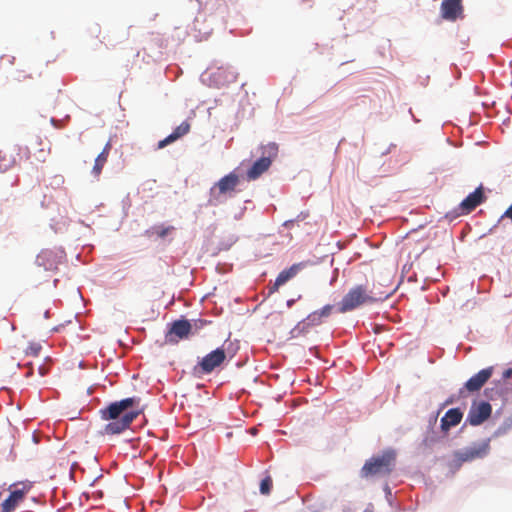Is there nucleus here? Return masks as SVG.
<instances>
[{"mask_svg": "<svg viewBox=\"0 0 512 512\" xmlns=\"http://www.w3.org/2000/svg\"><path fill=\"white\" fill-rule=\"evenodd\" d=\"M33 79V74L29 72L27 69H18L15 72L14 80L17 82H24L27 80Z\"/></svg>", "mask_w": 512, "mask_h": 512, "instance_id": "nucleus-19", "label": "nucleus"}, {"mask_svg": "<svg viewBox=\"0 0 512 512\" xmlns=\"http://www.w3.org/2000/svg\"><path fill=\"white\" fill-rule=\"evenodd\" d=\"M463 417L459 408L449 409L441 419V429L448 431L451 427L458 425Z\"/></svg>", "mask_w": 512, "mask_h": 512, "instance_id": "nucleus-16", "label": "nucleus"}, {"mask_svg": "<svg viewBox=\"0 0 512 512\" xmlns=\"http://www.w3.org/2000/svg\"><path fill=\"white\" fill-rule=\"evenodd\" d=\"M374 298L369 295L366 287L358 285L348 291L339 303V312L352 311L362 304L373 302Z\"/></svg>", "mask_w": 512, "mask_h": 512, "instance_id": "nucleus-5", "label": "nucleus"}, {"mask_svg": "<svg viewBox=\"0 0 512 512\" xmlns=\"http://www.w3.org/2000/svg\"><path fill=\"white\" fill-rule=\"evenodd\" d=\"M492 413V406L486 401L473 403L467 415V422L472 426L481 425Z\"/></svg>", "mask_w": 512, "mask_h": 512, "instance_id": "nucleus-8", "label": "nucleus"}, {"mask_svg": "<svg viewBox=\"0 0 512 512\" xmlns=\"http://www.w3.org/2000/svg\"><path fill=\"white\" fill-rule=\"evenodd\" d=\"M272 488V479L270 476L265 477L260 483V492L268 495Z\"/></svg>", "mask_w": 512, "mask_h": 512, "instance_id": "nucleus-20", "label": "nucleus"}, {"mask_svg": "<svg viewBox=\"0 0 512 512\" xmlns=\"http://www.w3.org/2000/svg\"><path fill=\"white\" fill-rule=\"evenodd\" d=\"M493 367H487L485 369L480 370L477 374L472 376L464 385V388L460 390V394H463V390H467L468 392H477L479 391L485 383L490 379L493 374Z\"/></svg>", "mask_w": 512, "mask_h": 512, "instance_id": "nucleus-12", "label": "nucleus"}, {"mask_svg": "<svg viewBox=\"0 0 512 512\" xmlns=\"http://www.w3.org/2000/svg\"><path fill=\"white\" fill-rule=\"evenodd\" d=\"M333 308H334L333 305L328 304V305H325L324 307H322L321 309L316 310V312L319 314V316L323 320L324 318H328L331 315Z\"/></svg>", "mask_w": 512, "mask_h": 512, "instance_id": "nucleus-22", "label": "nucleus"}, {"mask_svg": "<svg viewBox=\"0 0 512 512\" xmlns=\"http://www.w3.org/2000/svg\"><path fill=\"white\" fill-rule=\"evenodd\" d=\"M463 13L462 0H443L441 16L448 21H455Z\"/></svg>", "mask_w": 512, "mask_h": 512, "instance_id": "nucleus-13", "label": "nucleus"}, {"mask_svg": "<svg viewBox=\"0 0 512 512\" xmlns=\"http://www.w3.org/2000/svg\"><path fill=\"white\" fill-rule=\"evenodd\" d=\"M485 200L486 196L483 191V186L480 185L459 204L458 209L461 214H469Z\"/></svg>", "mask_w": 512, "mask_h": 512, "instance_id": "nucleus-11", "label": "nucleus"}, {"mask_svg": "<svg viewBox=\"0 0 512 512\" xmlns=\"http://www.w3.org/2000/svg\"><path fill=\"white\" fill-rule=\"evenodd\" d=\"M295 300L294 299H291V300H288L287 301V306L288 307H291L293 304H294Z\"/></svg>", "mask_w": 512, "mask_h": 512, "instance_id": "nucleus-26", "label": "nucleus"}, {"mask_svg": "<svg viewBox=\"0 0 512 512\" xmlns=\"http://www.w3.org/2000/svg\"><path fill=\"white\" fill-rule=\"evenodd\" d=\"M208 323H210V322L207 320H204V319H197V320H194L193 322H191V324L193 325V330H195V331L202 329Z\"/></svg>", "mask_w": 512, "mask_h": 512, "instance_id": "nucleus-24", "label": "nucleus"}, {"mask_svg": "<svg viewBox=\"0 0 512 512\" xmlns=\"http://www.w3.org/2000/svg\"><path fill=\"white\" fill-rule=\"evenodd\" d=\"M111 148H112L111 143L107 142L105 144L103 150L101 151V153L96 157L94 166L92 168V174L94 177L98 178L100 176L102 169L108 160V156H109Z\"/></svg>", "mask_w": 512, "mask_h": 512, "instance_id": "nucleus-18", "label": "nucleus"}, {"mask_svg": "<svg viewBox=\"0 0 512 512\" xmlns=\"http://www.w3.org/2000/svg\"><path fill=\"white\" fill-rule=\"evenodd\" d=\"M323 320L319 316V314L314 311L310 313L305 320L299 322L292 330V337H299L300 335H304L310 327L318 326L322 324Z\"/></svg>", "mask_w": 512, "mask_h": 512, "instance_id": "nucleus-14", "label": "nucleus"}, {"mask_svg": "<svg viewBox=\"0 0 512 512\" xmlns=\"http://www.w3.org/2000/svg\"><path fill=\"white\" fill-rule=\"evenodd\" d=\"M396 453L386 450L381 455L370 458L361 469L362 477L388 476L394 469Z\"/></svg>", "mask_w": 512, "mask_h": 512, "instance_id": "nucleus-2", "label": "nucleus"}, {"mask_svg": "<svg viewBox=\"0 0 512 512\" xmlns=\"http://www.w3.org/2000/svg\"><path fill=\"white\" fill-rule=\"evenodd\" d=\"M174 228L172 226L164 227V226H156L153 228V233H155L158 237L164 238L167 236Z\"/></svg>", "mask_w": 512, "mask_h": 512, "instance_id": "nucleus-21", "label": "nucleus"}, {"mask_svg": "<svg viewBox=\"0 0 512 512\" xmlns=\"http://www.w3.org/2000/svg\"><path fill=\"white\" fill-rule=\"evenodd\" d=\"M193 331V325L188 320H176L172 323L166 334L167 343H177L180 339L187 338Z\"/></svg>", "mask_w": 512, "mask_h": 512, "instance_id": "nucleus-9", "label": "nucleus"}, {"mask_svg": "<svg viewBox=\"0 0 512 512\" xmlns=\"http://www.w3.org/2000/svg\"><path fill=\"white\" fill-rule=\"evenodd\" d=\"M40 350H41V345L40 344H38V343H31L27 347V349L25 350V353L27 355L38 356Z\"/></svg>", "mask_w": 512, "mask_h": 512, "instance_id": "nucleus-23", "label": "nucleus"}, {"mask_svg": "<svg viewBox=\"0 0 512 512\" xmlns=\"http://www.w3.org/2000/svg\"><path fill=\"white\" fill-rule=\"evenodd\" d=\"M22 488H17V484L10 486L9 496L2 502L0 512H13L20 502L24 500L30 485L21 483Z\"/></svg>", "mask_w": 512, "mask_h": 512, "instance_id": "nucleus-7", "label": "nucleus"}, {"mask_svg": "<svg viewBox=\"0 0 512 512\" xmlns=\"http://www.w3.org/2000/svg\"><path fill=\"white\" fill-rule=\"evenodd\" d=\"M190 123L188 121H183L180 125H178L174 131L168 135L163 140L159 141L157 144L158 149H162L166 147L167 145L175 142L176 140L180 139L181 137L185 136L190 131Z\"/></svg>", "mask_w": 512, "mask_h": 512, "instance_id": "nucleus-15", "label": "nucleus"}, {"mask_svg": "<svg viewBox=\"0 0 512 512\" xmlns=\"http://www.w3.org/2000/svg\"><path fill=\"white\" fill-rule=\"evenodd\" d=\"M140 399L130 397L109 404L105 409L101 410L104 420L110 421L106 424L104 431L106 434H119L128 429L133 420L139 415V410H129L134 406H138Z\"/></svg>", "mask_w": 512, "mask_h": 512, "instance_id": "nucleus-1", "label": "nucleus"}, {"mask_svg": "<svg viewBox=\"0 0 512 512\" xmlns=\"http://www.w3.org/2000/svg\"><path fill=\"white\" fill-rule=\"evenodd\" d=\"M512 375V368H508L503 372V379H509Z\"/></svg>", "mask_w": 512, "mask_h": 512, "instance_id": "nucleus-25", "label": "nucleus"}, {"mask_svg": "<svg viewBox=\"0 0 512 512\" xmlns=\"http://www.w3.org/2000/svg\"><path fill=\"white\" fill-rule=\"evenodd\" d=\"M450 403H452V400H451V399H448V400L446 401V404H450Z\"/></svg>", "mask_w": 512, "mask_h": 512, "instance_id": "nucleus-27", "label": "nucleus"}, {"mask_svg": "<svg viewBox=\"0 0 512 512\" xmlns=\"http://www.w3.org/2000/svg\"><path fill=\"white\" fill-rule=\"evenodd\" d=\"M260 158L246 172L248 180H256L267 172L272 162L277 158L279 147L275 142H269L259 147Z\"/></svg>", "mask_w": 512, "mask_h": 512, "instance_id": "nucleus-3", "label": "nucleus"}, {"mask_svg": "<svg viewBox=\"0 0 512 512\" xmlns=\"http://www.w3.org/2000/svg\"><path fill=\"white\" fill-rule=\"evenodd\" d=\"M238 184L239 176L234 172H231L228 175L222 177L211 187L208 205L217 206L222 203V196L234 192Z\"/></svg>", "mask_w": 512, "mask_h": 512, "instance_id": "nucleus-4", "label": "nucleus"}, {"mask_svg": "<svg viewBox=\"0 0 512 512\" xmlns=\"http://www.w3.org/2000/svg\"><path fill=\"white\" fill-rule=\"evenodd\" d=\"M300 268H301V264H293L288 269H285V270L281 271L278 274V276H277V278H276V280H275V282L273 284L272 292L277 291L280 286L284 285L289 280L294 278L298 274V272L300 271Z\"/></svg>", "mask_w": 512, "mask_h": 512, "instance_id": "nucleus-17", "label": "nucleus"}, {"mask_svg": "<svg viewBox=\"0 0 512 512\" xmlns=\"http://www.w3.org/2000/svg\"><path fill=\"white\" fill-rule=\"evenodd\" d=\"M226 359V353L223 348H217L207 354L199 363V369L204 374L211 373L215 368L219 367Z\"/></svg>", "mask_w": 512, "mask_h": 512, "instance_id": "nucleus-10", "label": "nucleus"}, {"mask_svg": "<svg viewBox=\"0 0 512 512\" xmlns=\"http://www.w3.org/2000/svg\"><path fill=\"white\" fill-rule=\"evenodd\" d=\"M490 451V439L475 443L463 451L456 452L455 457L461 464L463 462L473 461L475 459L484 458Z\"/></svg>", "mask_w": 512, "mask_h": 512, "instance_id": "nucleus-6", "label": "nucleus"}]
</instances>
